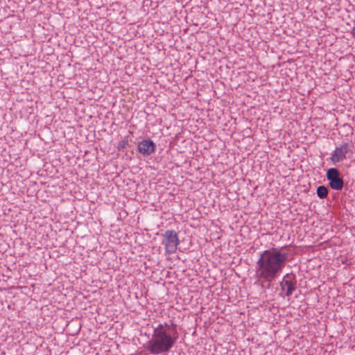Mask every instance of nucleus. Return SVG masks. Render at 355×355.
I'll return each instance as SVG.
<instances>
[{"instance_id": "1", "label": "nucleus", "mask_w": 355, "mask_h": 355, "mask_svg": "<svg viewBox=\"0 0 355 355\" xmlns=\"http://www.w3.org/2000/svg\"><path fill=\"white\" fill-rule=\"evenodd\" d=\"M284 248H273L259 254L255 264V277L259 281L270 284L280 275L289 259Z\"/></svg>"}, {"instance_id": "2", "label": "nucleus", "mask_w": 355, "mask_h": 355, "mask_svg": "<svg viewBox=\"0 0 355 355\" xmlns=\"http://www.w3.org/2000/svg\"><path fill=\"white\" fill-rule=\"evenodd\" d=\"M178 336L175 324L159 323L153 328L151 338L146 343L144 348L152 355L168 353L175 346Z\"/></svg>"}, {"instance_id": "3", "label": "nucleus", "mask_w": 355, "mask_h": 355, "mask_svg": "<svg viewBox=\"0 0 355 355\" xmlns=\"http://www.w3.org/2000/svg\"><path fill=\"white\" fill-rule=\"evenodd\" d=\"M162 237V244L164 246L166 253H175L180 243L177 232L174 230H166Z\"/></svg>"}, {"instance_id": "4", "label": "nucleus", "mask_w": 355, "mask_h": 355, "mask_svg": "<svg viewBox=\"0 0 355 355\" xmlns=\"http://www.w3.org/2000/svg\"><path fill=\"white\" fill-rule=\"evenodd\" d=\"M351 148L348 143H343L337 146L335 150L331 153L330 159L333 164L343 162L347 158V155L350 153Z\"/></svg>"}, {"instance_id": "5", "label": "nucleus", "mask_w": 355, "mask_h": 355, "mask_svg": "<svg viewBox=\"0 0 355 355\" xmlns=\"http://www.w3.org/2000/svg\"><path fill=\"white\" fill-rule=\"evenodd\" d=\"M327 179L329 181V187L336 191H340L343 188L344 182L340 177L339 171L336 168H331L327 170L326 174Z\"/></svg>"}, {"instance_id": "6", "label": "nucleus", "mask_w": 355, "mask_h": 355, "mask_svg": "<svg viewBox=\"0 0 355 355\" xmlns=\"http://www.w3.org/2000/svg\"><path fill=\"white\" fill-rule=\"evenodd\" d=\"M297 281L295 277L289 278L288 274H286L280 282L281 291L286 297H290L296 289Z\"/></svg>"}, {"instance_id": "7", "label": "nucleus", "mask_w": 355, "mask_h": 355, "mask_svg": "<svg viewBox=\"0 0 355 355\" xmlns=\"http://www.w3.org/2000/svg\"><path fill=\"white\" fill-rule=\"evenodd\" d=\"M138 151L144 156H149L156 150L155 144L150 139H144L137 146Z\"/></svg>"}, {"instance_id": "8", "label": "nucleus", "mask_w": 355, "mask_h": 355, "mask_svg": "<svg viewBox=\"0 0 355 355\" xmlns=\"http://www.w3.org/2000/svg\"><path fill=\"white\" fill-rule=\"evenodd\" d=\"M317 195L320 199L325 198L328 195V189L324 186H319L317 188Z\"/></svg>"}, {"instance_id": "9", "label": "nucleus", "mask_w": 355, "mask_h": 355, "mask_svg": "<svg viewBox=\"0 0 355 355\" xmlns=\"http://www.w3.org/2000/svg\"><path fill=\"white\" fill-rule=\"evenodd\" d=\"M128 145V140L127 139H123L120 141L117 145V149L119 150H121L126 148Z\"/></svg>"}, {"instance_id": "10", "label": "nucleus", "mask_w": 355, "mask_h": 355, "mask_svg": "<svg viewBox=\"0 0 355 355\" xmlns=\"http://www.w3.org/2000/svg\"><path fill=\"white\" fill-rule=\"evenodd\" d=\"M351 33L355 39V26L352 28Z\"/></svg>"}]
</instances>
